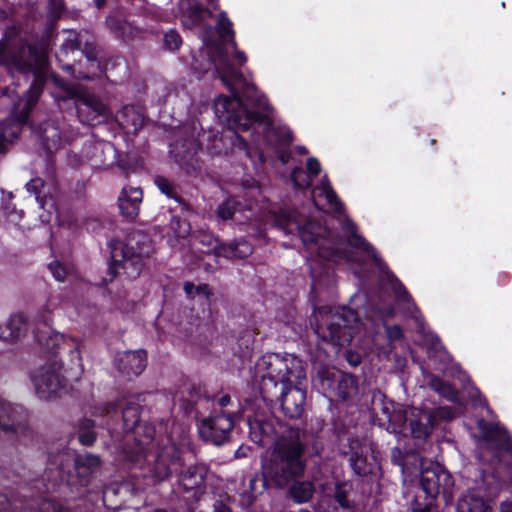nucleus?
Masks as SVG:
<instances>
[{
	"instance_id": "nucleus-15",
	"label": "nucleus",
	"mask_w": 512,
	"mask_h": 512,
	"mask_svg": "<svg viewBox=\"0 0 512 512\" xmlns=\"http://www.w3.org/2000/svg\"><path fill=\"white\" fill-rule=\"evenodd\" d=\"M61 368V365H46L32 372L31 381L40 399H52L66 389V379Z\"/></svg>"
},
{
	"instance_id": "nucleus-20",
	"label": "nucleus",
	"mask_w": 512,
	"mask_h": 512,
	"mask_svg": "<svg viewBox=\"0 0 512 512\" xmlns=\"http://www.w3.org/2000/svg\"><path fill=\"white\" fill-rule=\"evenodd\" d=\"M24 419L25 411L21 406L0 399V430L17 436L25 429Z\"/></svg>"
},
{
	"instance_id": "nucleus-24",
	"label": "nucleus",
	"mask_w": 512,
	"mask_h": 512,
	"mask_svg": "<svg viewBox=\"0 0 512 512\" xmlns=\"http://www.w3.org/2000/svg\"><path fill=\"white\" fill-rule=\"evenodd\" d=\"M106 26L116 38L124 42L140 39L144 34V28L135 26L118 13L110 14L106 18Z\"/></svg>"
},
{
	"instance_id": "nucleus-28",
	"label": "nucleus",
	"mask_w": 512,
	"mask_h": 512,
	"mask_svg": "<svg viewBox=\"0 0 512 512\" xmlns=\"http://www.w3.org/2000/svg\"><path fill=\"white\" fill-rule=\"evenodd\" d=\"M26 330L25 317L22 314H14L4 324L0 325V339L5 342H13L20 338Z\"/></svg>"
},
{
	"instance_id": "nucleus-6",
	"label": "nucleus",
	"mask_w": 512,
	"mask_h": 512,
	"mask_svg": "<svg viewBox=\"0 0 512 512\" xmlns=\"http://www.w3.org/2000/svg\"><path fill=\"white\" fill-rule=\"evenodd\" d=\"M0 62L22 74H32L33 81L26 92V104L23 107L25 117L37 102L48 76L47 53L42 46L20 44L0 53Z\"/></svg>"
},
{
	"instance_id": "nucleus-7",
	"label": "nucleus",
	"mask_w": 512,
	"mask_h": 512,
	"mask_svg": "<svg viewBox=\"0 0 512 512\" xmlns=\"http://www.w3.org/2000/svg\"><path fill=\"white\" fill-rule=\"evenodd\" d=\"M305 377L303 363L294 355L266 354L255 365V381L260 382L264 399L277 395L280 387L286 388Z\"/></svg>"
},
{
	"instance_id": "nucleus-29",
	"label": "nucleus",
	"mask_w": 512,
	"mask_h": 512,
	"mask_svg": "<svg viewBox=\"0 0 512 512\" xmlns=\"http://www.w3.org/2000/svg\"><path fill=\"white\" fill-rule=\"evenodd\" d=\"M306 166L308 173H306L301 167H296L292 170L291 180L295 188H307L311 184V178L317 176L321 172L320 162L315 157L308 158Z\"/></svg>"
},
{
	"instance_id": "nucleus-8",
	"label": "nucleus",
	"mask_w": 512,
	"mask_h": 512,
	"mask_svg": "<svg viewBox=\"0 0 512 512\" xmlns=\"http://www.w3.org/2000/svg\"><path fill=\"white\" fill-rule=\"evenodd\" d=\"M141 406L133 401L122 409L123 426L126 431L124 459L133 468H143L145 456L155 454L161 448L155 440V430L151 425H139Z\"/></svg>"
},
{
	"instance_id": "nucleus-33",
	"label": "nucleus",
	"mask_w": 512,
	"mask_h": 512,
	"mask_svg": "<svg viewBox=\"0 0 512 512\" xmlns=\"http://www.w3.org/2000/svg\"><path fill=\"white\" fill-rule=\"evenodd\" d=\"M238 213H244L245 219L250 221L252 216V205L248 203L247 209H241L240 203L233 197H230L219 204L216 210L217 217L223 221L232 219Z\"/></svg>"
},
{
	"instance_id": "nucleus-47",
	"label": "nucleus",
	"mask_w": 512,
	"mask_h": 512,
	"mask_svg": "<svg viewBox=\"0 0 512 512\" xmlns=\"http://www.w3.org/2000/svg\"><path fill=\"white\" fill-rule=\"evenodd\" d=\"M244 481H247L249 484V491H243L240 493L242 500L245 504H251L254 499V493L256 492L255 483L257 482L256 477H248L244 478Z\"/></svg>"
},
{
	"instance_id": "nucleus-51",
	"label": "nucleus",
	"mask_w": 512,
	"mask_h": 512,
	"mask_svg": "<svg viewBox=\"0 0 512 512\" xmlns=\"http://www.w3.org/2000/svg\"><path fill=\"white\" fill-rule=\"evenodd\" d=\"M397 406H399V405L392 401H389V402L384 401L382 403L381 411L386 416L387 420H389V416L392 415V413L396 410Z\"/></svg>"
},
{
	"instance_id": "nucleus-9",
	"label": "nucleus",
	"mask_w": 512,
	"mask_h": 512,
	"mask_svg": "<svg viewBox=\"0 0 512 512\" xmlns=\"http://www.w3.org/2000/svg\"><path fill=\"white\" fill-rule=\"evenodd\" d=\"M318 338L331 345L334 352L349 344L359 330V318L355 311L345 307H322L315 310L311 319Z\"/></svg>"
},
{
	"instance_id": "nucleus-27",
	"label": "nucleus",
	"mask_w": 512,
	"mask_h": 512,
	"mask_svg": "<svg viewBox=\"0 0 512 512\" xmlns=\"http://www.w3.org/2000/svg\"><path fill=\"white\" fill-rule=\"evenodd\" d=\"M25 187L30 194L35 196V200L41 209H45L46 206H54L52 190H55V184L52 177L49 182H45L40 177L33 178Z\"/></svg>"
},
{
	"instance_id": "nucleus-25",
	"label": "nucleus",
	"mask_w": 512,
	"mask_h": 512,
	"mask_svg": "<svg viewBox=\"0 0 512 512\" xmlns=\"http://www.w3.org/2000/svg\"><path fill=\"white\" fill-rule=\"evenodd\" d=\"M312 200L318 209L327 207L339 215L343 213V204L332 189L326 176H324L320 183L313 189Z\"/></svg>"
},
{
	"instance_id": "nucleus-2",
	"label": "nucleus",
	"mask_w": 512,
	"mask_h": 512,
	"mask_svg": "<svg viewBox=\"0 0 512 512\" xmlns=\"http://www.w3.org/2000/svg\"><path fill=\"white\" fill-rule=\"evenodd\" d=\"M273 225L284 231L285 234L297 232L303 245L309 252L308 264L313 281L316 285L322 276H330L332 264L341 262L360 263L362 260L355 257L354 252L346 251L347 245L365 253L376 264L381 273V280L387 282L394 291L397 300L406 304V310L412 313L417 310L412 298L403 284L388 269L374 247L356 231V225L348 218L342 221V229L346 236V242L335 238L332 233L320 223L305 218L295 210L281 209L271 213Z\"/></svg>"
},
{
	"instance_id": "nucleus-53",
	"label": "nucleus",
	"mask_w": 512,
	"mask_h": 512,
	"mask_svg": "<svg viewBox=\"0 0 512 512\" xmlns=\"http://www.w3.org/2000/svg\"><path fill=\"white\" fill-rule=\"evenodd\" d=\"M213 512H232V510L222 500H216L213 504Z\"/></svg>"
},
{
	"instance_id": "nucleus-49",
	"label": "nucleus",
	"mask_w": 512,
	"mask_h": 512,
	"mask_svg": "<svg viewBox=\"0 0 512 512\" xmlns=\"http://www.w3.org/2000/svg\"><path fill=\"white\" fill-rule=\"evenodd\" d=\"M249 425L251 429L254 428V425L259 427L260 431L263 433V436L258 437L257 435H255L253 437L254 441L259 443H263L265 441L264 436H268L272 430L268 423H263L258 420L255 422L249 420Z\"/></svg>"
},
{
	"instance_id": "nucleus-3",
	"label": "nucleus",
	"mask_w": 512,
	"mask_h": 512,
	"mask_svg": "<svg viewBox=\"0 0 512 512\" xmlns=\"http://www.w3.org/2000/svg\"><path fill=\"white\" fill-rule=\"evenodd\" d=\"M481 436L479 459L487 468H467L463 478L466 490L460 495L456 512H493L492 502L501 488L502 474L512 471V437L498 422L477 421Z\"/></svg>"
},
{
	"instance_id": "nucleus-64",
	"label": "nucleus",
	"mask_w": 512,
	"mask_h": 512,
	"mask_svg": "<svg viewBox=\"0 0 512 512\" xmlns=\"http://www.w3.org/2000/svg\"><path fill=\"white\" fill-rule=\"evenodd\" d=\"M104 1L105 0H95V4L98 9H101L104 6Z\"/></svg>"
},
{
	"instance_id": "nucleus-17",
	"label": "nucleus",
	"mask_w": 512,
	"mask_h": 512,
	"mask_svg": "<svg viewBox=\"0 0 512 512\" xmlns=\"http://www.w3.org/2000/svg\"><path fill=\"white\" fill-rule=\"evenodd\" d=\"M234 422L229 414L214 413L200 421L198 431L200 437L214 445H221L229 436Z\"/></svg>"
},
{
	"instance_id": "nucleus-11",
	"label": "nucleus",
	"mask_w": 512,
	"mask_h": 512,
	"mask_svg": "<svg viewBox=\"0 0 512 512\" xmlns=\"http://www.w3.org/2000/svg\"><path fill=\"white\" fill-rule=\"evenodd\" d=\"M111 264L109 274L114 278L122 269L128 278L138 276L144 265V258L148 257L153 248L149 237L141 232L129 234L125 240H111L109 242Z\"/></svg>"
},
{
	"instance_id": "nucleus-60",
	"label": "nucleus",
	"mask_w": 512,
	"mask_h": 512,
	"mask_svg": "<svg viewBox=\"0 0 512 512\" xmlns=\"http://www.w3.org/2000/svg\"><path fill=\"white\" fill-rule=\"evenodd\" d=\"M230 400L231 398L229 395H223L218 399L217 403L220 407H225L230 403Z\"/></svg>"
},
{
	"instance_id": "nucleus-34",
	"label": "nucleus",
	"mask_w": 512,
	"mask_h": 512,
	"mask_svg": "<svg viewBox=\"0 0 512 512\" xmlns=\"http://www.w3.org/2000/svg\"><path fill=\"white\" fill-rule=\"evenodd\" d=\"M423 417L432 426L436 427L442 422L450 421L456 417L455 411L451 407L441 406L429 408L426 403L422 404Z\"/></svg>"
},
{
	"instance_id": "nucleus-14",
	"label": "nucleus",
	"mask_w": 512,
	"mask_h": 512,
	"mask_svg": "<svg viewBox=\"0 0 512 512\" xmlns=\"http://www.w3.org/2000/svg\"><path fill=\"white\" fill-rule=\"evenodd\" d=\"M454 481L451 474L440 465L421 471L420 487L417 499L424 496L422 507L415 508V512H428L435 498L442 495L446 503L453 498Z\"/></svg>"
},
{
	"instance_id": "nucleus-16",
	"label": "nucleus",
	"mask_w": 512,
	"mask_h": 512,
	"mask_svg": "<svg viewBox=\"0 0 512 512\" xmlns=\"http://www.w3.org/2000/svg\"><path fill=\"white\" fill-rule=\"evenodd\" d=\"M317 379L321 383L323 393H332L342 400L350 399L358 393L357 379L351 374L322 368L317 372Z\"/></svg>"
},
{
	"instance_id": "nucleus-12",
	"label": "nucleus",
	"mask_w": 512,
	"mask_h": 512,
	"mask_svg": "<svg viewBox=\"0 0 512 512\" xmlns=\"http://www.w3.org/2000/svg\"><path fill=\"white\" fill-rule=\"evenodd\" d=\"M101 461L97 455L86 453L77 455L72 450L64 449L57 455L50 457L44 480L49 482L47 490L53 489L60 482L74 485L73 476L68 470L73 467L78 478L77 483L84 486L89 482L90 476L100 467Z\"/></svg>"
},
{
	"instance_id": "nucleus-26",
	"label": "nucleus",
	"mask_w": 512,
	"mask_h": 512,
	"mask_svg": "<svg viewBox=\"0 0 512 512\" xmlns=\"http://www.w3.org/2000/svg\"><path fill=\"white\" fill-rule=\"evenodd\" d=\"M143 192L140 187H124L118 198L121 214L129 219H135L140 211Z\"/></svg>"
},
{
	"instance_id": "nucleus-32",
	"label": "nucleus",
	"mask_w": 512,
	"mask_h": 512,
	"mask_svg": "<svg viewBox=\"0 0 512 512\" xmlns=\"http://www.w3.org/2000/svg\"><path fill=\"white\" fill-rule=\"evenodd\" d=\"M410 416V429L413 438L422 441L425 440L432 429L435 428L427 421H425L423 417V409L412 408L409 409Z\"/></svg>"
},
{
	"instance_id": "nucleus-5",
	"label": "nucleus",
	"mask_w": 512,
	"mask_h": 512,
	"mask_svg": "<svg viewBox=\"0 0 512 512\" xmlns=\"http://www.w3.org/2000/svg\"><path fill=\"white\" fill-rule=\"evenodd\" d=\"M146 463L141 470V476L147 479V485L166 480L173 473H180L178 484L189 498L197 501L205 493V480L208 468L204 464H196L181 471L182 461L178 450L172 443H167L155 454L145 456Z\"/></svg>"
},
{
	"instance_id": "nucleus-44",
	"label": "nucleus",
	"mask_w": 512,
	"mask_h": 512,
	"mask_svg": "<svg viewBox=\"0 0 512 512\" xmlns=\"http://www.w3.org/2000/svg\"><path fill=\"white\" fill-rule=\"evenodd\" d=\"M241 187L244 191L243 196L246 198H255L260 193L257 182L251 177L242 179Z\"/></svg>"
},
{
	"instance_id": "nucleus-54",
	"label": "nucleus",
	"mask_w": 512,
	"mask_h": 512,
	"mask_svg": "<svg viewBox=\"0 0 512 512\" xmlns=\"http://www.w3.org/2000/svg\"><path fill=\"white\" fill-rule=\"evenodd\" d=\"M195 293L198 296H202L204 299H208L210 296L209 286L207 284H200L196 286Z\"/></svg>"
},
{
	"instance_id": "nucleus-22",
	"label": "nucleus",
	"mask_w": 512,
	"mask_h": 512,
	"mask_svg": "<svg viewBox=\"0 0 512 512\" xmlns=\"http://www.w3.org/2000/svg\"><path fill=\"white\" fill-rule=\"evenodd\" d=\"M403 334L398 325L387 326L384 324V333L377 330L371 339L372 351L381 359H390L394 349V343L401 340Z\"/></svg>"
},
{
	"instance_id": "nucleus-1",
	"label": "nucleus",
	"mask_w": 512,
	"mask_h": 512,
	"mask_svg": "<svg viewBox=\"0 0 512 512\" xmlns=\"http://www.w3.org/2000/svg\"><path fill=\"white\" fill-rule=\"evenodd\" d=\"M246 61L245 53L236 49L235 41L230 48L224 43L205 41L198 54L192 55L191 68L198 77L213 69L233 94L221 95L213 103L216 117L228 127L226 131L210 129L201 139L191 136L170 145V153L187 173L200 168L196 155L204 142L210 154H243L256 169L264 162L261 146L274 149L282 163H287L288 154L280 147L292 141V133L285 125L275 126L273 109L266 97L234 64L242 66Z\"/></svg>"
},
{
	"instance_id": "nucleus-46",
	"label": "nucleus",
	"mask_w": 512,
	"mask_h": 512,
	"mask_svg": "<svg viewBox=\"0 0 512 512\" xmlns=\"http://www.w3.org/2000/svg\"><path fill=\"white\" fill-rule=\"evenodd\" d=\"M38 510L39 512H64L62 506L51 499H43L38 504Z\"/></svg>"
},
{
	"instance_id": "nucleus-21",
	"label": "nucleus",
	"mask_w": 512,
	"mask_h": 512,
	"mask_svg": "<svg viewBox=\"0 0 512 512\" xmlns=\"http://www.w3.org/2000/svg\"><path fill=\"white\" fill-rule=\"evenodd\" d=\"M281 408L290 419H298L304 412L306 392L297 385L287 384L286 388L280 387Z\"/></svg>"
},
{
	"instance_id": "nucleus-23",
	"label": "nucleus",
	"mask_w": 512,
	"mask_h": 512,
	"mask_svg": "<svg viewBox=\"0 0 512 512\" xmlns=\"http://www.w3.org/2000/svg\"><path fill=\"white\" fill-rule=\"evenodd\" d=\"M115 365L127 377L140 375L147 365V355L142 349L125 351L115 357Z\"/></svg>"
},
{
	"instance_id": "nucleus-36",
	"label": "nucleus",
	"mask_w": 512,
	"mask_h": 512,
	"mask_svg": "<svg viewBox=\"0 0 512 512\" xmlns=\"http://www.w3.org/2000/svg\"><path fill=\"white\" fill-rule=\"evenodd\" d=\"M428 385L441 397H444L451 402H456L458 400L457 391L450 384L444 382L442 379L436 376H432L428 381Z\"/></svg>"
},
{
	"instance_id": "nucleus-48",
	"label": "nucleus",
	"mask_w": 512,
	"mask_h": 512,
	"mask_svg": "<svg viewBox=\"0 0 512 512\" xmlns=\"http://www.w3.org/2000/svg\"><path fill=\"white\" fill-rule=\"evenodd\" d=\"M335 500L338 504L343 508L350 507V502L347 499V492L345 489V484H337L334 493Z\"/></svg>"
},
{
	"instance_id": "nucleus-4",
	"label": "nucleus",
	"mask_w": 512,
	"mask_h": 512,
	"mask_svg": "<svg viewBox=\"0 0 512 512\" xmlns=\"http://www.w3.org/2000/svg\"><path fill=\"white\" fill-rule=\"evenodd\" d=\"M305 444L299 429H290L278 439L262 464L264 484L277 488L288 487V496L296 504L309 502L315 485L309 480H299L305 472Z\"/></svg>"
},
{
	"instance_id": "nucleus-19",
	"label": "nucleus",
	"mask_w": 512,
	"mask_h": 512,
	"mask_svg": "<svg viewBox=\"0 0 512 512\" xmlns=\"http://www.w3.org/2000/svg\"><path fill=\"white\" fill-rule=\"evenodd\" d=\"M35 338L40 346L53 354L59 353L61 349L73 348L71 350L72 358L80 362L79 344L74 339H66L62 334L52 331L49 327L44 330L38 329Z\"/></svg>"
},
{
	"instance_id": "nucleus-63",
	"label": "nucleus",
	"mask_w": 512,
	"mask_h": 512,
	"mask_svg": "<svg viewBox=\"0 0 512 512\" xmlns=\"http://www.w3.org/2000/svg\"><path fill=\"white\" fill-rule=\"evenodd\" d=\"M296 149L300 154H307V152H308L304 146H298V147H296Z\"/></svg>"
},
{
	"instance_id": "nucleus-10",
	"label": "nucleus",
	"mask_w": 512,
	"mask_h": 512,
	"mask_svg": "<svg viewBox=\"0 0 512 512\" xmlns=\"http://www.w3.org/2000/svg\"><path fill=\"white\" fill-rule=\"evenodd\" d=\"M206 1L214 10L218 9V0ZM171 5L174 17L180 19L184 27L195 29L202 33L203 46H205V40L208 43H214L209 39V34L212 32V26L208 23L212 17L210 10L201 8L196 0H171ZM217 29L221 41H216L215 43H224L226 38H229L231 42L234 41L232 22L224 11L218 15Z\"/></svg>"
},
{
	"instance_id": "nucleus-42",
	"label": "nucleus",
	"mask_w": 512,
	"mask_h": 512,
	"mask_svg": "<svg viewBox=\"0 0 512 512\" xmlns=\"http://www.w3.org/2000/svg\"><path fill=\"white\" fill-rule=\"evenodd\" d=\"M164 47L169 51H176L182 44V38L175 30H169L163 37Z\"/></svg>"
},
{
	"instance_id": "nucleus-45",
	"label": "nucleus",
	"mask_w": 512,
	"mask_h": 512,
	"mask_svg": "<svg viewBox=\"0 0 512 512\" xmlns=\"http://www.w3.org/2000/svg\"><path fill=\"white\" fill-rule=\"evenodd\" d=\"M154 182L163 194L169 198L174 197V186L167 178L163 176H156Z\"/></svg>"
},
{
	"instance_id": "nucleus-59",
	"label": "nucleus",
	"mask_w": 512,
	"mask_h": 512,
	"mask_svg": "<svg viewBox=\"0 0 512 512\" xmlns=\"http://www.w3.org/2000/svg\"><path fill=\"white\" fill-rule=\"evenodd\" d=\"M145 17H151V19L158 21L160 19V15L158 10L155 9H146Z\"/></svg>"
},
{
	"instance_id": "nucleus-13",
	"label": "nucleus",
	"mask_w": 512,
	"mask_h": 512,
	"mask_svg": "<svg viewBox=\"0 0 512 512\" xmlns=\"http://www.w3.org/2000/svg\"><path fill=\"white\" fill-rule=\"evenodd\" d=\"M52 82L63 90V98L74 100L79 120L87 125H95L112 115L109 108L95 95L81 85L67 86L57 75H51Z\"/></svg>"
},
{
	"instance_id": "nucleus-43",
	"label": "nucleus",
	"mask_w": 512,
	"mask_h": 512,
	"mask_svg": "<svg viewBox=\"0 0 512 512\" xmlns=\"http://www.w3.org/2000/svg\"><path fill=\"white\" fill-rule=\"evenodd\" d=\"M48 267L57 281H64L71 273V269L59 261L50 263Z\"/></svg>"
},
{
	"instance_id": "nucleus-30",
	"label": "nucleus",
	"mask_w": 512,
	"mask_h": 512,
	"mask_svg": "<svg viewBox=\"0 0 512 512\" xmlns=\"http://www.w3.org/2000/svg\"><path fill=\"white\" fill-rule=\"evenodd\" d=\"M215 253L218 256H223L227 259H243L252 254V246L246 240H237L230 243H220L214 247Z\"/></svg>"
},
{
	"instance_id": "nucleus-61",
	"label": "nucleus",
	"mask_w": 512,
	"mask_h": 512,
	"mask_svg": "<svg viewBox=\"0 0 512 512\" xmlns=\"http://www.w3.org/2000/svg\"><path fill=\"white\" fill-rule=\"evenodd\" d=\"M501 512H512V503L503 502L500 506Z\"/></svg>"
},
{
	"instance_id": "nucleus-18",
	"label": "nucleus",
	"mask_w": 512,
	"mask_h": 512,
	"mask_svg": "<svg viewBox=\"0 0 512 512\" xmlns=\"http://www.w3.org/2000/svg\"><path fill=\"white\" fill-rule=\"evenodd\" d=\"M65 34L66 37L61 44V50L65 53L81 51L91 66L100 70L98 51L94 37L87 31L77 32L74 30H68Z\"/></svg>"
},
{
	"instance_id": "nucleus-39",
	"label": "nucleus",
	"mask_w": 512,
	"mask_h": 512,
	"mask_svg": "<svg viewBox=\"0 0 512 512\" xmlns=\"http://www.w3.org/2000/svg\"><path fill=\"white\" fill-rule=\"evenodd\" d=\"M94 423L90 419H82L79 423L78 438L79 442L83 445L89 446L94 443L96 439L95 432L92 430Z\"/></svg>"
},
{
	"instance_id": "nucleus-57",
	"label": "nucleus",
	"mask_w": 512,
	"mask_h": 512,
	"mask_svg": "<svg viewBox=\"0 0 512 512\" xmlns=\"http://www.w3.org/2000/svg\"><path fill=\"white\" fill-rule=\"evenodd\" d=\"M347 361L352 365V366H357L360 364L361 360H360V357L358 354L356 353H353V352H348L347 353Z\"/></svg>"
},
{
	"instance_id": "nucleus-35",
	"label": "nucleus",
	"mask_w": 512,
	"mask_h": 512,
	"mask_svg": "<svg viewBox=\"0 0 512 512\" xmlns=\"http://www.w3.org/2000/svg\"><path fill=\"white\" fill-rule=\"evenodd\" d=\"M41 141L48 154L57 150L61 144L59 129L52 122H47L41 129Z\"/></svg>"
},
{
	"instance_id": "nucleus-56",
	"label": "nucleus",
	"mask_w": 512,
	"mask_h": 512,
	"mask_svg": "<svg viewBox=\"0 0 512 512\" xmlns=\"http://www.w3.org/2000/svg\"><path fill=\"white\" fill-rule=\"evenodd\" d=\"M50 7L53 13L58 16L63 9V4L59 0H50Z\"/></svg>"
},
{
	"instance_id": "nucleus-55",
	"label": "nucleus",
	"mask_w": 512,
	"mask_h": 512,
	"mask_svg": "<svg viewBox=\"0 0 512 512\" xmlns=\"http://www.w3.org/2000/svg\"><path fill=\"white\" fill-rule=\"evenodd\" d=\"M251 452V447L247 445H241L239 448L235 451L234 456L235 458H245L249 455Z\"/></svg>"
},
{
	"instance_id": "nucleus-62",
	"label": "nucleus",
	"mask_w": 512,
	"mask_h": 512,
	"mask_svg": "<svg viewBox=\"0 0 512 512\" xmlns=\"http://www.w3.org/2000/svg\"><path fill=\"white\" fill-rule=\"evenodd\" d=\"M115 409H116V407H115V405H114V404H109V405L107 406V411H106L107 415H109V414H110V413H112V412H115Z\"/></svg>"
},
{
	"instance_id": "nucleus-37",
	"label": "nucleus",
	"mask_w": 512,
	"mask_h": 512,
	"mask_svg": "<svg viewBox=\"0 0 512 512\" xmlns=\"http://www.w3.org/2000/svg\"><path fill=\"white\" fill-rule=\"evenodd\" d=\"M20 133V124L14 121L0 123V152L5 142H12Z\"/></svg>"
},
{
	"instance_id": "nucleus-38",
	"label": "nucleus",
	"mask_w": 512,
	"mask_h": 512,
	"mask_svg": "<svg viewBox=\"0 0 512 512\" xmlns=\"http://www.w3.org/2000/svg\"><path fill=\"white\" fill-rule=\"evenodd\" d=\"M365 310L372 322H375L376 319H379L384 322L388 318H391L394 314V308L392 306H388L386 308L374 306L371 299L367 301Z\"/></svg>"
},
{
	"instance_id": "nucleus-40",
	"label": "nucleus",
	"mask_w": 512,
	"mask_h": 512,
	"mask_svg": "<svg viewBox=\"0 0 512 512\" xmlns=\"http://www.w3.org/2000/svg\"><path fill=\"white\" fill-rule=\"evenodd\" d=\"M349 462L353 471L359 476L366 475L371 471L370 467L367 464L366 458L363 456L362 453H359L358 451H354L351 453L349 457Z\"/></svg>"
},
{
	"instance_id": "nucleus-52",
	"label": "nucleus",
	"mask_w": 512,
	"mask_h": 512,
	"mask_svg": "<svg viewBox=\"0 0 512 512\" xmlns=\"http://www.w3.org/2000/svg\"><path fill=\"white\" fill-rule=\"evenodd\" d=\"M12 506V503L5 494L0 493V512H6L7 509ZM13 506L17 509L16 502H13Z\"/></svg>"
},
{
	"instance_id": "nucleus-41",
	"label": "nucleus",
	"mask_w": 512,
	"mask_h": 512,
	"mask_svg": "<svg viewBox=\"0 0 512 512\" xmlns=\"http://www.w3.org/2000/svg\"><path fill=\"white\" fill-rule=\"evenodd\" d=\"M409 416V410H404L402 406H397L396 410L389 416V424L393 431L396 432L404 426Z\"/></svg>"
},
{
	"instance_id": "nucleus-31",
	"label": "nucleus",
	"mask_w": 512,
	"mask_h": 512,
	"mask_svg": "<svg viewBox=\"0 0 512 512\" xmlns=\"http://www.w3.org/2000/svg\"><path fill=\"white\" fill-rule=\"evenodd\" d=\"M116 120L128 132H137L144 125V117L133 106H125L117 112Z\"/></svg>"
},
{
	"instance_id": "nucleus-50",
	"label": "nucleus",
	"mask_w": 512,
	"mask_h": 512,
	"mask_svg": "<svg viewBox=\"0 0 512 512\" xmlns=\"http://www.w3.org/2000/svg\"><path fill=\"white\" fill-rule=\"evenodd\" d=\"M469 394H470V397H471L474 401H476V398H478V404H479V405H481V406L486 407L487 412H488L490 415H492V411H491V410H490V408L488 407L486 399L482 397V395H481L480 391L478 390V388H476V387H472V388H471V390H470V392H469Z\"/></svg>"
},
{
	"instance_id": "nucleus-58",
	"label": "nucleus",
	"mask_w": 512,
	"mask_h": 512,
	"mask_svg": "<svg viewBox=\"0 0 512 512\" xmlns=\"http://www.w3.org/2000/svg\"><path fill=\"white\" fill-rule=\"evenodd\" d=\"M196 286L191 282H186L184 284V291L188 297H194L196 295L195 293Z\"/></svg>"
}]
</instances>
